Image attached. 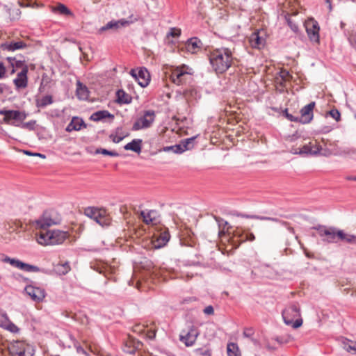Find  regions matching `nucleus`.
I'll return each instance as SVG.
<instances>
[{
  "instance_id": "14",
  "label": "nucleus",
  "mask_w": 356,
  "mask_h": 356,
  "mask_svg": "<svg viewBox=\"0 0 356 356\" xmlns=\"http://www.w3.org/2000/svg\"><path fill=\"white\" fill-rule=\"evenodd\" d=\"M57 222L53 220L47 213H44L41 218L36 220L35 222V227L40 229L42 232L47 231V229L56 224Z\"/></svg>"
},
{
  "instance_id": "18",
  "label": "nucleus",
  "mask_w": 356,
  "mask_h": 356,
  "mask_svg": "<svg viewBox=\"0 0 356 356\" xmlns=\"http://www.w3.org/2000/svg\"><path fill=\"white\" fill-rule=\"evenodd\" d=\"M82 127H86L83 120L79 117H73L71 122L67 124L65 131L67 132L79 131Z\"/></svg>"
},
{
  "instance_id": "19",
  "label": "nucleus",
  "mask_w": 356,
  "mask_h": 356,
  "mask_svg": "<svg viewBox=\"0 0 356 356\" xmlns=\"http://www.w3.org/2000/svg\"><path fill=\"white\" fill-rule=\"evenodd\" d=\"M95 221L101 226H108L111 223V218L107 213L106 209H99V212L97 214V218L95 219Z\"/></svg>"
},
{
  "instance_id": "47",
  "label": "nucleus",
  "mask_w": 356,
  "mask_h": 356,
  "mask_svg": "<svg viewBox=\"0 0 356 356\" xmlns=\"http://www.w3.org/2000/svg\"><path fill=\"white\" fill-rule=\"evenodd\" d=\"M9 321L10 320L6 313H0V327L4 328Z\"/></svg>"
},
{
  "instance_id": "3",
  "label": "nucleus",
  "mask_w": 356,
  "mask_h": 356,
  "mask_svg": "<svg viewBox=\"0 0 356 356\" xmlns=\"http://www.w3.org/2000/svg\"><path fill=\"white\" fill-rule=\"evenodd\" d=\"M282 315L284 322L288 325H291L293 328H298L302 324L300 306L296 302L290 304L282 311Z\"/></svg>"
},
{
  "instance_id": "15",
  "label": "nucleus",
  "mask_w": 356,
  "mask_h": 356,
  "mask_svg": "<svg viewBox=\"0 0 356 356\" xmlns=\"http://www.w3.org/2000/svg\"><path fill=\"white\" fill-rule=\"evenodd\" d=\"M307 33L312 41L318 42L319 40V27L316 22H308L305 24Z\"/></svg>"
},
{
  "instance_id": "46",
  "label": "nucleus",
  "mask_w": 356,
  "mask_h": 356,
  "mask_svg": "<svg viewBox=\"0 0 356 356\" xmlns=\"http://www.w3.org/2000/svg\"><path fill=\"white\" fill-rule=\"evenodd\" d=\"M285 18L291 29L293 32L297 33L298 31V26L293 22H292L289 16H286Z\"/></svg>"
},
{
  "instance_id": "2",
  "label": "nucleus",
  "mask_w": 356,
  "mask_h": 356,
  "mask_svg": "<svg viewBox=\"0 0 356 356\" xmlns=\"http://www.w3.org/2000/svg\"><path fill=\"white\" fill-rule=\"evenodd\" d=\"M68 236L67 232L58 229L40 231L37 240L42 245H57L63 243Z\"/></svg>"
},
{
  "instance_id": "5",
  "label": "nucleus",
  "mask_w": 356,
  "mask_h": 356,
  "mask_svg": "<svg viewBox=\"0 0 356 356\" xmlns=\"http://www.w3.org/2000/svg\"><path fill=\"white\" fill-rule=\"evenodd\" d=\"M156 118V113L153 110L143 111V115L138 118L134 123L133 131L148 129L152 127Z\"/></svg>"
},
{
  "instance_id": "23",
  "label": "nucleus",
  "mask_w": 356,
  "mask_h": 356,
  "mask_svg": "<svg viewBox=\"0 0 356 356\" xmlns=\"http://www.w3.org/2000/svg\"><path fill=\"white\" fill-rule=\"evenodd\" d=\"M107 118H111L113 119L114 115L111 114L108 111L103 110L98 111L92 113L90 117V120L95 122H99Z\"/></svg>"
},
{
  "instance_id": "21",
  "label": "nucleus",
  "mask_w": 356,
  "mask_h": 356,
  "mask_svg": "<svg viewBox=\"0 0 356 356\" xmlns=\"http://www.w3.org/2000/svg\"><path fill=\"white\" fill-rule=\"evenodd\" d=\"M76 95L81 100H86L89 97V90L88 88L79 81L76 82Z\"/></svg>"
},
{
  "instance_id": "35",
  "label": "nucleus",
  "mask_w": 356,
  "mask_h": 356,
  "mask_svg": "<svg viewBox=\"0 0 356 356\" xmlns=\"http://www.w3.org/2000/svg\"><path fill=\"white\" fill-rule=\"evenodd\" d=\"M170 240V234L168 232H164L161 234L160 236L158 238V247L164 246Z\"/></svg>"
},
{
  "instance_id": "45",
  "label": "nucleus",
  "mask_w": 356,
  "mask_h": 356,
  "mask_svg": "<svg viewBox=\"0 0 356 356\" xmlns=\"http://www.w3.org/2000/svg\"><path fill=\"white\" fill-rule=\"evenodd\" d=\"M4 328L13 333H17L19 332V328L17 327V326H16L10 321L8 322L7 325Z\"/></svg>"
},
{
  "instance_id": "13",
  "label": "nucleus",
  "mask_w": 356,
  "mask_h": 356,
  "mask_svg": "<svg viewBox=\"0 0 356 356\" xmlns=\"http://www.w3.org/2000/svg\"><path fill=\"white\" fill-rule=\"evenodd\" d=\"M132 22L128 21L125 19L119 20H111L106 24L99 28L97 31L98 34H102L104 32L108 30H118L120 27H126L129 26Z\"/></svg>"
},
{
  "instance_id": "50",
  "label": "nucleus",
  "mask_w": 356,
  "mask_h": 356,
  "mask_svg": "<svg viewBox=\"0 0 356 356\" xmlns=\"http://www.w3.org/2000/svg\"><path fill=\"white\" fill-rule=\"evenodd\" d=\"M181 35V30L176 28H171L170 32L168 33V36H172L173 38L179 37Z\"/></svg>"
},
{
  "instance_id": "11",
  "label": "nucleus",
  "mask_w": 356,
  "mask_h": 356,
  "mask_svg": "<svg viewBox=\"0 0 356 356\" xmlns=\"http://www.w3.org/2000/svg\"><path fill=\"white\" fill-rule=\"evenodd\" d=\"M315 104L314 102H312L301 108L300 111V117H298V122L308 124L314 118L313 110L315 107Z\"/></svg>"
},
{
  "instance_id": "53",
  "label": "nucleus",
  "mask_w": 356,
  "mask_h": 356,
  "mask_svg": "<svg viewBox=\"0 0 356 356\" xmlns=\"http://www.w3.org/2000/svg\"><path fill=\"white\" fill-rule=\"evenodd\" d=\"M215 220L218 223L219 228L221 229L222 227L224 229L225 227L227 225V222L220 218V217L215 216Z\"/></svg>"
},
{
  "instance_id": "43",
  "label": "nucleus",
  "mask_w": 356,
  "mask_h": 356,
  "mask_svg": "<svg viewBox=\"0 0 356 356\" xmlns=\"http://www.w3.org/2000/svg\"><path fill=\"white\" fill-rule=\"evenodd\" d=\"M170 148H172V151L177 154H181L186 151L181 141L178 145L170 146Z\"/></svg>"
},
{
  "instance_id": "40",
  "label": "nucleus",
  "mask_w": 356,
  "mask_h": 356,
  "mask_svg": "<svg viewBox=\"0 0 356 356\" xmlns=\"http://www.w3.org/2000/svg\"><path fill=\"white\" fill-rule=\"evenodd\" d=\"M96 154H102L104 155H108L111 156H118L119 154L115 151H110L103 148H98L95 151Z\"/></svg>"
},
{
  "instance_id": "9",
  "label": "nucleus",
  "mask_w": 356,
  "mask_h": 356,
  "mask_svg": "<svg viewBox=\"0 0 356 356\" xmlns=\"http://www.w3.org/2000/svg\"><path fill=\"white\" fill-rule=\"evenodd\" d=\"M187 67L185 65L175 68L170 74V79L177 84L181 85L186 82L187 76L191 74L186 71Z\"/></svg>"
},
{
  "instance_id": "59",
  "label": "nucleus",
  "mask_w": 356,
  "mask_h": 356,
  "mask_svg": "<svg viewBox=\"0 0 356 356\" xmlns=\"http://www.w3.org/2000/svg\"><path fill=\"white\" fill-rule=\"evenodd\" d=\"M5 72V67L3 66V64L1 62H0V79L4 76Z\"/></svg>"
},
{
  "instance_id": "57",
  "label": "nucleus",
  "mask_w": 356,
  "mask_h": 356,
  "mask_svg": "<svg viewBox=\"0 0 356 356\" xmlns=\"http://www.w3.org/2000/svg\"><path fill=\"white\" fill-rule=\"evenodd\" d=\"M156 337V330H149L147 332V337L149 339H154Z\"/></svg>"
},
{
  "instance_id": "31",
  "label": "nucleus",
  "mask_w": 356,
  "mask_h": 356,
  "mask_svg": "<svg viewBox=\"0 0 356 356\" xmlns=\"http://www.w3.org/2000/svg\"><path fill=\"white\" fill-rule=\"evenodd\" d=\"M228 356H241V352L236 343H229L227 346Z\"/></svg>"
},
{
  "instance_id": "58",
  "label": "nucleus",
  "mask_w": 356,
  "mask_h": 356,
  "mask_svg": "<svg viewBox=\"0 0 356 356\" xmlns=\"http://www.w3.org/2000/svg\"><path fill=\"white\" fill-rule=\"evenodd\" d=\"M24 66H26L25 65H24V63L21 60H15V63H14V68L16 67V68H20V67H24Z\"/></svg>"
},
{
  "instance_id": "42",
  "label": "nucleus",
  "mask_w": 356,
  "mask_h": 356,
  "mask_svg": "<svg viewBox=\"0 0 356 356\" xmlns=\"http://www.w3.org/2000/svg\"><path fill=\"white\" fill-rule=\"evenodd\" d=\"M195 354L196 356H211V350L208 348H197Z\"/></svg>"
},
{
  "instance_id": "1",
  "label": "nucleus",
  "mask_w": 356,
  "mask_h": 356,
  "mask_svg": "<svg viewBox=\"0 0 356 356\" xmlns=\"http://www.w3.org/2000/svg\"><path fill=\"white\" fill-rule=\"evenodd\" d=\"M209 62L216 73H224L233 64V53L226 47L216 49L209 55Z\"/></svg>"
},
{
  "instance_id": "36",
  "label": "nucleus",
  "mask_w": 356,
  "mask_h": 356,
  "mask_svg": "<svg viewBox=\"0 0 356 356\" xmlns=\"http://www.w3.org/2000/svg\"><path fill=\"white\" fill-rule=\"evenodd\" d=\"M132 348L129 350H125V352L129 354H134L137 350L142 348L143 343L138 340L132 339Z\"/></svg>"
},
{
  "instance_id": "34",
  "label": "nucleus",
  "mask_w": 356,
  "mask_h": 356,
  "mask_svg": "<svg viewBox=\"0 0 356 356\" xmlns=\"http://www.w3.org/2000/svg\"><path fill=\"white\" fill-rule=\"evenodd\" d=\"M279 76L281 79V81L280 82V84L283 86L284 82L289 81L292 76L289 73V72L285 69H282L279 72Z\"/></svg>"
},
{
  "instance_id": "22",
  "label": "nucleus",
  "mask_w": 356,
  "mask_h": 356,
  "mask_svg": "<svg viewBox=\"0 0 356 356\" xmlns=\"http://www.w3.org/2000/svg\"><path fill=\"white\" fill-rule=\"evenodd\" d=\"M156 216L157 212L155 210H150L147 213L144 211L140 212V216L143 218L144 222L147 225L155 223L156 222Z\"/></svg>"
},
{
  "instance_id": "37",
  "label": "nucleus",
  "mask_w": 356,
  "mask_h": 356,
  "mask_svg": "<svg viewBox=\"0 0 356 356\" xmlns=\"http://www.w3.org/2000/svg\"><path fill=\"white\" fill-rule=\"evenodd\" d=\"M99 209L94 208V207H89L85 211V214L90 218L91 219L94 220L97 218V214L99 212Z\"/></svg>"
},
{
  "instance_id": "8",
  "label": "nucleus",
  "mask_w": 356,
  "mask_h": 356,
  "mask_svg": "<svg viewBox=\"0 0 356 356\" xmlns=\"http://www.w3.org/2000/svg\"><path fill=\"white\" fill-rule=\"evenodd\" d=\"M199 335V332L194 326L190 327L188 330H182L179 335V340L186 346H192Z\"/></svg>"
},
{
  "instance_id": "7",
  "label": "nucleus",
  "mask_w": 356,
  "mask_h": 356,
  "mask_svg": "<svg viewBox=\"0 0 356 356\" xmlns=\"http://www.w3.org/2000/svg\"><path fill=\"white\" fill-rule=\"evenodd\" d=\"M3 261L5 263H8L11 266H13L17 268L24 270V271H26V272H40V271H41L40 268L36 266L24 263L17 259L10 258L8 256L5 257V258L3 259Z\"/></svg>"
},
{
  "instance_id": "48",
  "label": "nucleus",
  "mask_w": 356,
  "mask_h": 356,
  "mask_svg": "<svg viewBox=\"0 0 356 356\" xmlns=\"http://www.w3.org/2000/svg\"><path fill=\"white\" fill-rule=\"evenodd\" d=\"M328 114L334 118L337 122H339L341 118V114L337 109H332L328 112Z\"/></svg>"
},
{
  "instance_id": "10",
  "label": "nucleus",
  "mask_w": 356,
  "mask_h": 356,
  "mask_svg": "<svg viewBox=\"0 0 356 356\" xmlns=\"http://www.w3.org/2000/svg\"><path fill=\"white\" fill-rule=\"evenodd\" d=\"M130 74L143 88L146 87L150 81V74L145 67H141L139 70H131Z\"/></svg>"
},
{
  "instance_id": "25",
  "label": "nucleus",
  "mask_w": 356,
  "mask_h": 356,
  "mask_svg": "<svg viewBox=\"0 0 356 356\" xmlns=\"http://www.w3.org/2000/svg\"><path fill=\"white\" fill-rule=\"evenodd\" d=\"M339 237V242L341 241L350 245H356V235L346 233L343 229H341Z\"/></svg>"
},
{
  "instance_id": "38",
  "label": "nucleus",
  "mask_w": 356,
  "mask_h": 356,
  "mask_svg": "<svg viewBox=\"0 0 356 356\" xmlns=\"http://www.w3.org/2000/svg\"><path fill=\"white\" fill-rule=\"evenodd\" d=\"M196 138V136H193L191 138H186L185 140H181L184 147L186 150L191 149L194 147V142Z\"/></svg>"
},
{
  "instance_id": "56",
  "label": "nucleus",
  "mask_w": 356,
  "mask_h": 356,
  "mask_svg": "<svg viewBox=\"0 0 356 356\" xmlns=\"http://www.w3.org/2000/svg\"><path fill=\"white\" fill-rule=\"evenodd\" d=\"M110 138L112 139L113 142L115 143H118L123 139L122 136H118L113 135V134H111L110 136Z\"/></svg>"
},
{
  "instance_id": "41",
  "label": "nucleus",
  "mask_w": 356,
  "mask_h": 356,
  "mask_svg": "<svg viewBox=\"0 0 356 356\" xmlns=\"http://www.w3.org/2000/svg\"><path fill=\"white\" fill-rule=\"evenodd\" d=\"M56 10L60 14H62V15H72V12L68 9V8L66 7L63 4H59L56 8Z\"/></svg>"
},
{
  "instance_id": "16",
  "label": "nucleus",
  "mask_w": 356,
  "mask_h": 356,
  "mask_svg": "<svg viewBox=\"0 0 356 356\" xmlns=\"http://www.w3.org/2000/svg\"><path fill=\"white\" fill-rule=\"evenodd\" d=\"M28 67L24 66L22 71L19 72L13 82L17 88H25L28 84L27 79Z\"/></svg>"
},
{
  "instance_id": "60",
  "label": "nucleus",
  "mask_w": 356,
  "mask_h": 356,
  "mask_svg": "<svg viewBox=\"0 0 356 356\" xmlns=\"http://www.w3.org/2000/svg\"><path fill=\"white\" fill-rule=\"evenodd\" d=\"M7 60H8V62L10 63L11 66L13 67V68H14V63L15 61L16 60L15 58H13V57H8L7 58ZM12 73H14L15 72V70L13 69L12 70Z\"/></svg>"
},
{
  "instance_id": "62",
  "label": "nucleus",
  "mask_w": 356,
  "mask_h": 356,
  "mask_svg": "<svg viewBox=\"0 0 356 356\" xmlns=\"http://www.w3.org/2000/svg\"><path fill=\"white\" fill-rule=\"evenodd\" d=\"M344 152L346 154H356V149H355V148H348L346 150H344Z\"/></svg>"
},
{
  "instance_id": "30",
  "label": "nucleus",
  "mask_w": 356,
  "mask_h": 356,
  "mask_svg": "<svg viewBox=\"0 0 356 356\" xmlns=\"http://www.w3.org/2000/svg\"><path fill=\"white\" fill-rule=\"evenodd\" d=\"M184 96L187 100L196 99L200 97L197 90L192 87L184 90Z\"/></svg>"
},
{
  "instance_id": "17",
  "label": "nucleus",
  "mask_w": 356,
  "mask_h": 356,
  "mask_svg": "<svg viewBox=\"0 0 356 356\" xmlns=\"http://www.w3.org/2000/svg\"><path fill=\"white\" fill-rule=\"evenodd\" d=\"M26 47V44L22 40L6 42L0 45V48L2 50H6L8 51H14Z\"/></svg>"
},
{
  "instance_id": "29",
  "label": "nucleus",
  "mask_w": 356,
  "mask_h": 356,
  "mask_svg": "<svg viewBox=\"0 0 356 356\" xmlns=\"http://www.w3.org/2000/svg\"><path fill=\"white\" fill-rule=\"evenodd\" d=\"M254 330L252 327H245L243 332V336L248 339L254 345L258 346L259 344L257 339L254 337Z\"/></svg>"
},
{
  "instance_id": "12",
  "label": "nucleus",
  "mask_w": 356,
  "mask_h": 356,
  "mask_svg": "<svg viewBox=\"0 0 356 356\" xmlns=\"http://www.w3.org/2000/svg\"><path fill=\"white\" fill-rule=\"evenodd\" d=\"M26 294L36 302H42L45 298L46 293L44 289L36 287L33 285H28L24 289Z\"/></svg>"
},
{
  "instance_id": "32",
  "label": "nucleus",
  "mask_w": 356,
  "mask_h": 356,
  "mask_svg": "<svg viewBox=\"0 0 356 356\" xmlns=\"http://www.w3.org/2000/svg\"><path fill=\"white\" fill-rule=\"evenodd\" d=\"M236 216L242 217V218H245L259 219L261 220H270V221H273V222H280V220L276 218L260 216H256V215L250 216V215H245V214H242V213H237Z\"/></svg>"
},
{
  "instance_id": "63",
  "label": "nucleus",
  "mask_w": 356,
  "mask_h": 356,
  "mask_svg": "<svg viewBox=\"0 0 356 356\" xmlns=\"http://www.w3.org/2000/svg\"><path fill=\"white\" fill-rule=\"evenodd\" d=\"M347 180H351V181H356V177L355 176H348L346 177Z\"/></svg>"
},
{
  "instance_id": "64",
  "label": "nucleus",
  "mask_w": 356,
  "mask_h": 356,
  "mask_svg": "<svg viewBox=\"0 0 356 356\" xmlns=\"http://www.w3.org/2000/svg\"><path fill=\"white\" fill-rule=\"evenodd\" d=\"M33 156H39V157H41V158H43V159L45 158V155L42 154L40 153H33Z\"/></svg>"
},
{
  "instance_id": "27",
  "label": "nucleus",
  "mask_w": 356,
  "mask_h": 356,
  "mask_svg": "<svg viewBox=\"0 0 356 356\" xmlns=\"http://www.w3.org/2000/svg\"><path fill=\"white\" fill-rule=\"evenodd\" d=\"M117 102L118 104H129L131 102V97L125 92L123 90H118L116 92Z\"/></svg>"
},
{
  "instance_id": "52",
  "label": "nucleus",
  "mask_w": 356,
  "mask_h": 356,
  "mask_svg": "<svg viewBox=\"0 0 356 356\" xmlns=\"http://www.w3.org/2000/svg\"><path fill=\"white\" fill-rule=\"evenodd\" d=\"M321 149H322V147L320 145H318V144L313 145L312 144V155L318 154H320Z\"/></svg>"
},
{
  "instance_id": "51",
  "label": "nucleus",
  "mask_w": 356,
  "mask_h": 356,
  "mask_svg": "<svg viewBox=\"0 0 356 356\" xmlns=\"http://www.w3.org/2000/svg\"><path fill=\"white\" fill-rule=\"evenodd\" d=\"M35 124V121L32 120V121H29V122L23 123L21 127L24 129H28L29 130H33L34 129Z\"/></svg>"
},
{
  "instance_id": "28",
  "label": "nucleus",
  "mask_w": 356,
  "mask_h": 356,
  "mask_svg": "<svg viewBox=\"0 0 356 356\" xmlns=\"http://www.w3.org/2000/svg\"><path fill=\"white\" fill-rule=\"evenodd\" d=\"M264 40L261 38L258 32L253 33L250 38V42L253 48H260L264 45Z\"/></svg>"
},
{
  "instance_id": "26",
  "label": "nucleus",
  "mask_w": 356,
  "mask_h": 356,
  "mask_svg": "<svg viewBox=\"0 0 356 356\" xmlns=\"http://www.w3.org/2000/svg\"><path fill=\"white\" fill-rule=\"evenodd\" d=\"M141 139H134L130 143L125 145L124 148L126 150H131L134 152L140 153L141 152Z\"/></svg>"
},
{
  "instance_id": "39",
  "label": "nucleus",
  "mask_w": 356,
  "mask_h": 356,
  "mask_svg": "<svg viewBox=\"0 0 356 356\" xmlns=\"http://www.w3.org/2000/svg\"><path fill=\"white\" fill-rule=\"evenodd\" d=\"M57 270L60 274L65 275L70 270V266L68 262L57 266Z\"/></svg>"
},
{
  "instance_id": "54",
  "label": "nucleus",
  "mask_w": 356,
  "mask_h": 356,
  "mask_svg": "<svg viewBox=\"0 0 356 356\" xmlns=\"http://www.w3.org/2000/svg\"><path fill=\"white\" fill-rule=\"evenodd\" d=\"M204 313L207 315H213L214 314L213 307L211 305L206 307L204 310Z\"/></svg>"
},
{
  "instance_id": "6",
  "label": "nucleus",
  "mask_w": 356,
  "mask_h": 356,
  "mask_svg": "<svg viewBox=\"0 0 356 356\" xmlns=\"http://www.w3.org/2000/svg\"><path fill=\"white\" fill-rule=\"evenodd\" d=\"M0 115H3V121L12 125L17 126L15 122H10V120H13L15 122H22L24 120L27 114L24 111H20L18 110H7V109H1L0 110Z\"/></svg>"
},
{
  "instance_id": "44",
  "label": "nucleus",
  "mask_w": 356,
  "mask_h": 356,
  "mask_svg": "<svg viewBox=\"0 0 356 356\" xmlns=\"http://www.w3.org/2000/svg\"><path fill=\"white\" fill-rule=\"evenodd\" d=\"M312 143H309V144H306L303 145V147L300 149L298 154H312Z\"/></svg>"
},
{
  "instance_id": "55",
  "label": "nucleus",
  "mask_w": 356,
  "mask_h": 356,
  "mask_svg": "<svg viewBox=\"0 0 356 356\" xmlns=\"http://www.w3.org/2000/svg\"><path fill=\"white\" fill-rule=\"evenodd\" d=\"M133 330L135 332L141 333V332L145 331V327H144V325H139V324L138 325H136L134 327Z\"/></svg>"
},
{
  "instance_id": "33",
  "label": "nucleus",
  "mask_w": 356,
  "mask_h": 356,
  "mask_svg": "<svg viewBox=\"0 0 356 356\" xmlns=\"http://www.w3.org/2000/svg\"><path fill=\"white\" fill-rule=\"evenodd\" d=\"M53 103V99L51 95H46L37 101L36 105L39 108H44Z\"/></svg>"
},
{
  "instance_id": "61",
  "label": "nucleus",
  "mask_w": 356,
  "mask_h": 356,
  "mask_svg": "<svg viewBox=\"0 0 356 356\" xmlns=\"http://www.w3.org/2000/svg\"><path fill=\"white\" fill-rule=\"evenodd\" d=\"M346 349L348 352L353 351L355 353H356V346H351V345H348V346H346Z\"/></svg>"
},
{
  "instance_id": "49",
  "label": "nucleus",
  "mask_w": 356,
  "mask_h": 356,
  "mask_svg": "<svg viewBox=\"0 0 356 356\" xmlns=\"http://www.w3.org/2000/svg\"><path fill=\"white\" fill-rule=\"evenodd\" d=\"M283 115L291 122H298V117H295L293 115L289 113L287 108L284 109L283 111Z\"/></svg>"
},
{
  "instance_id": "20",
  "label": "nucleus",
  "mask_w": 356,
  "mask_h": 356,
  "mask_svg": "<svg viewBox=\"0 0 356 356\" xmlns=\"http://www.w3.org/2000/svg\"><path fill=\"white\" fill-rule=\"evenodd\" d=\"M202 42L197 38H191L187 40L186 48L188 51L194 54L201 49Z\"/></svg>"
},
{
  "instance_id": "24",
  "label": "nucleus",
  "mask_w": 356,
  "mask_h": 356,
  "mask_svg": "<svg viewBox=\"0 0 356 356\" xmlns=\"http://www.w3.org/2000/svg\"><path fill=\"white\" fill-rule=\"evenodd\" d=\"M235 236L240 238L241 242L253 241L255 240V236L253 233L242 231L238 228L235 231Z\"/></svg>"
},
{
  "instance_id": "4",
  "label": "nucleus",
  "mask_w": 356,
  "mask_h": 356,
  "mask_svg": "<svg viewBox=\"0 0 356 356\" xmlns=\"http://www.w3.org/2000/svg\"><path fill=\"white\" fill-rule=\"evenodd\" d=\"M312 229L317 231L318 235L322 238V241L327 243H337L339 242V234L341 229L335 227H327L319 225L313 227Z\"/></svg>"
}]
</instances>
